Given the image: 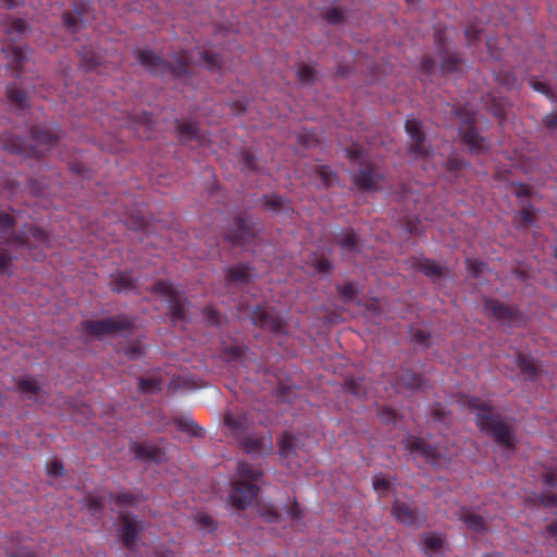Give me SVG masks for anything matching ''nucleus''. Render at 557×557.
Returning a JSON list of instances; mask_svg holds the SVG:
<instances>
[{
    "instance_id": "1",
    "label": "nucleus",
    "mask_w": 557,
    "mask_h": 557,
    "mask_svg": "<svg viewBox=\"0 0 557 557\" xmlns=\"http://www.w3.org/2000/svg\"><path fill=\"white\" fill-rule=\"evenodd\" d=\"M197 61L203 62L209 70L221 67L220 57L211 52H186L175 57V64L169 63L149 50H139L138 60L140 64L150 73L162 76H173L185 78L191 72V63Z\"/></svg>"
},
{
    "instance_id": "2",
    "label": "nucleus",
    "mask_w": 557,
    "mask_h": 557,
    "mask_svg": "<svg viewBox=\"0 0 557 557\" xmlns=\"http://www.w3.org/2000/svg\"><path fill=\"white\" fill-rule=\"evenodd\" d=\"M466 404L475 412L476 425L482 431L492 436L503 448L515 449L516 438L510 423L496 414L490 405L479 398H467Z\"/></svg>"
},
{
    "instance_id": "3",
    "label": "nucleus",
    "mask_w": 557,
    "mask_h": 557,
    "mask_svg": "<svg viewBox=\"0 0 557 557\" xmlns=\"http://www.w3.org/2000/svg\"><path fill=\"white\" fill-rule=\"evenodd\" d=\"M224 425L230 435L248 454H268L272 449L270 436H260L251 429V421L246 414L227 411L224 417Z\"/></svg>"
},
{
    "instance_id": "4",
    "label": "nucleus",
    "mask_w": 557,
    "mask_h": 557,
    "mask_svg": "<svg viewBox=\"0 0 557 557\" xmlns=\"http://www.w3.org/2000/svg\"><path fill=\"white\" fill-rule=\"evenodd\" d=\"M263 472L260 468L247 462H239L236 479L232 484L228 503L236 509H245L252 505L259 493L258 483L261 482Z\"/></svg>"
},
{
    "instance_id": "5",
    "label": "nucleus",
    "mask_w": 557,
    "mask_h": 557,
    "mask_svg": "<svg viewBox=\"0 0 557 557\" xmlns=\"http://www.w3.org/2000/svg\"><path fill=\"white\" fill-rule=\"evenodd\" d=\"M14 225L15 221L12 215L0 212V235L8 247L42 249L49 246V235L44 230L30 226L22 234L11 235Z\"/></svg>"
},
{
    "instance_id": "6",
    "label": "nucleus",
    "mask_w": 557,
    "mask_h": 557,
    "mask_svg": "<svg viewBox=\"0 0 557 557\" xmlns=\"http://www.w3.org/2000/svg\"><path fill=\"white\" fill-rule=\"evenodd\" d=\"M347 157L359 164V170L354 176L355 185L361 190H375L377 184L383 180V174L377 165L368 160L363 148L358 144L346 149Z\"/></svg>"
},
{
    "instance_id": "7",
    "label": "nucleus",
    "mask_w": 557,
    "mask_h": 557,
    "mask_svg": "<svg viewBox=\"0 0 557 557\" xmlns=\"http://www.w3.org/2000/svg\"><path fill=\"white\" fill-rule=\"evenodd\" d=\"M57 136L45 128H34L27 143L15 139L12 144L5 143V148L11 152L25 153L40 158L55 144Z\"/></svg>"
},
{
    "instance_id": "8",
    "label": "nucleus",
    "mask_w": 557,
    "mask_h": 557,
    "mask_svg": "<svg viewBox=\"0 0 557 557\" xmlns=\"http://www.w3.org/2000/svg\"><path fill=\"white\" fill-rule=\"evenodd\" d=\"M456 114L461 121L459 133L462 137L465 145L473 153H481L487 147L485 139L480 136L474 128L475 112L470 107L460 108L456 111Z\"/></svg>"
},
{
    "instance_id": "9",
    "label": "nucleus",
    "mask_w": 557,
    "mask_h": 557,
    "mask_svg": "<svg viewBox=\"0 0 557 557\" xmlns=\"http://www.w3.org/2000/svg\"><path fill=\"white\" fill-rule=\"evenodd\" d=\"M133 325V321L126 315H115L101 320H89L83 323L84 331L98 338L128 331Z\"/></svg>"
},
{
    "instance_id": "10",
    "label": "nucleus",
    "mask_w": 557,
    "mask_h": 557,
    "mask_svg": "<svg viewBox=\"0 0 557 557\" xmlns=\"http://www.w3.org/2000/svg\"><path fill=\"white\" fill-rule=\"evenodd\" d=\"M153 292L159 294L169 305L173 321L185 319V300L172 284L159 282L153 286Z\"/></svg>"
},
{
    "instance_id": "11",
    "label": "nucleus",
    "mask_w": 557,
    "mask_h": 557,
    "mask_svg": "<svg viewBox=\"0 0 557 557\" xmlns=\"http://www.w3.org/2000/svg\"><path fill=\"white\" fill-rule=\"evenodd\" d=\"M483 311L486 315L493 317L508 326H518L522 322V317L515 308L503 305L497 300L485 299Z\"/></svg>"
},
{
    "instance_id": "12",
    "label": "nucleus",
    "mask_w": 557,
    "mask_h": 557,
    "mask_svg": "<svg viewBox=\"0 0 557 557\" xmlns=\"http://www.w3.org/2000/svg\"><path fill=\"white\" fill-rule=\"evenodd\" d=\"M121 525L119 536L122 544L131 552L136 550L138 542V531L143 528L141 523L131 515L120 511Z\"/></svg>"
},
{
    "instance_id": "13",
    "label": "nucleus",
    "mask_w": 557,
    "mask_h": 557,
    "mask_svg": "<svg viewBox=\"0 0 557 557\" xmlns=\"http://www.w3.org/2000/svg\"><path fill=\"white\" fill-rule=\"evenodd\" d=\"M406 132L410 137L409 151L416 158L429 157V147L425 144V135L422 131L421 123L416 119H409L406 121Z\"/></svg>"
},
{
    "instance_id": "14",
    "label": "nucleus",
    "mask_w": 557,
    "mask_h": 557,
    "mask_svg": "<svg viewBox=\"0 0 557 557\" xmlns=\"http://www.w3.org/2000/svg\"><path fill=\"white\" fill-rule=\"evenodd\" d=\"M252 323L261 329L269 330L276 335L285 334L283 320L273 310L257 307L252 312Z\"/></svg>"
},
{
    "instance_id": "15",
    "label": "nucleus",
    "mask_w": 557,
    "mask_h": 557,
    "mask_svg": "<svg viewBox=\"0 0 557 557\" xmlns=\"http://www.w3.org/2000/svg\"><path fill=\"white\" fill-rule=\"evenodd\" d=\"M392 513L398 522L407 527L419 528L425 521V516L423 513H421L417 508L405 502H400L399 499L394 502Z\"/></svg>"
},
{
    "instance_id": "16",
    "label": "nucleus",
    "mask_w": 557,
    "mask_h": 557,
    "mask_svg": "<svg viewBox=\"0 0 557 557\" xmlns=\"http://www.w3.org/2000/svg\"><path fill=\"white\" fill-rule=\"evenodd\" d=\"M405 449H407L411 454H417L423 458H425L430 463L436 466L440 463V459L442 457V453L426 444L422 438L408 436L404 441Z\"/></svg>"
},
{
    "instance_id": "17",
    "label": "nucleus",
    "mask_w": 557,
    "mask_h": 557,
    "mask_svg": "<svg viewBox=\"0 0 557 557\" xmlns=\"http://www.w3.org/2000/svg\"><path fill=\"white\" fill-rule=\"evenodd\" d=\"M131 450L137 459L144 461L163 462L166 457L162 448L149 444L132 443Z\"/></svg>"
},
{
    "instance_id": "18",
    "label": "nucleus",
    "mask_w": 557,
    "mask_h": 557,
    "mask_svg": "<svg viewBox=\"0 0 557 557\" xmlns=\"http://www.w3.org/2000/svg\"><path fill=\"white\" fill-rule=\"evenodd\" d=\"M419 190L420 186L418 185V183H408L401 186L400 191L397 193V201L404 203L405 209L408 212L414 211L418 213V205L420 201V197L418 195Z\"/></svg>"
},
{
    "instance_id": "19",
    "label": "nucleus",
    "mask_w": 557,
    "mask_h": 557,
    "mask_svg": "<svg viewBox=\"0 0 557 557\" xmlns=\"http://www.w3.org/2000/svg\"><path fill=\"white\" fill-rule=\"evenodd\" d=\"M280 455L284 459L292 460L300 449V440L295 435L285 432L278 440Z\"/></svg>"
},
{
    "instance_id": "20",
    "label": "nucleus",
    "mask_w": 557,
    "mask_h": 557,
    "mask_svg": "<svg viewBox=\"0 0 557 557\" xmlns=\"http://www.w3.org/2000/svg\"><path fill=\"white\" fill-rule=\"evenodd\" d=\"M424 387V381L418 374H414L410 370H401L400 374L396 379L397 389H420Z\"/></svg>"
},
{
    "instance_id": "21",
    "label": "nucleus",
    "mask_w": 557,
    "mask_h": 557,
    "mask_svg": "<svg viewBox=\"0 0 557 557\" xmlns=\"http://www.w3.org/2000/svg\"><path fill=\"white\" fill-rule=\"evenodd\" d=\"M18 392L33 401L41 400V386L34 377H23L17 383Z\"/></svg>"
},
{
    "instance_id": "22",
    "label": "nucleus",
    "mask_w": 557,
    "mask_h": 557,
    "mask_svg": "<svg viewBox=\"0 0 557 557\" xmlns=\"http://www.w3.org/2000/svg\"><path fill=\"white\" fill-rule=\"evenodd\" d=\"M252 233L249 230L248 223L243 218L235 219V231L232 234H227L226 238L234 244L245 246Z\"/></svg>"
},
{
    "instance_id": "23",
    "label": "nucleus",
    "mask_w": 557,
    "mask_h": 557,
    "mask_svg": "<svg viewBox=\"0 0 557 557\" xmlns=\"http://www.w3.org/2000/svg\"><path fill=\"white\" fill-rule=\"evenodd\" d=\"M416 267L433 281L441 280L446 273L445 268L426 258L418 259Z\"/></svg>"
},
{
    "instance_id": "24",
    "label": "nucleus",
    "mask_w": 557,
    "mask_h": 557,
    "mask_svg": "<svg viewBox=\"0 0 557 557\" xmlns=\"http://www.w3.org/2000/svg\"><path fill=\"white\" fill-rule=\"evenodd\" d=\"M459 519L473 532L482 533L486 530L483 518L473 511L462 510Z\"/></svg>"
},
{
    "instance_id": "25",
    "label": "nucleus",
    "mask_w": 557,
    "mask_h": 557,
    "mask_svg": "<svg viewBox=\"0 0 557 557\" xmlns=\"http://www.w3.org/2000/svg\"><path fill=\"white\" fill-rule=\"evenodd\" d=\"M175 425L178 431L185 432L194 437H202L203 430L189 417L175 419Z\"/></svg>"
},
{
    "instance_id": "26",
    "label": "nucleus",
    "mask_w": 557,
    "mask_h": 557,
    "mask_svg": "<svg viewBox=\"0 0 557 557\" xmlns=\"http://www.w3.org/2000/svg\"><path fill=\"white\" fill-rule=\"evenodd\" d=\"M337 243L342 250L346 253H354L358 249V240L355 232L346 231L338 235Z\"/></svg>"
},
{
    "instance_id": "27",
    "label": "nucleus",
    "mask_w": 557,
    "mask_h": 557,
    "mask_svg": "<svg viewBox=\"0 0 557 557\" xmlns=\"http://www.w3.org/2000/svg\"><path fill=\"white\" fill-rule=\"evenodd\" d=\"M111 287L114 292L122 293L127 292L134 288L133 278L126 273H117L116 275H112Z\"/></svg>"
},
{
    "instance_id": "28",
    "label": "nucleus",
    "mask_w": 557,
    "mask_h": 557,
    "mask_svg": "<svg viewBox=\"0 0 557 557\" xmlns=\"http://www.w3.org/2000/svg\"><path fill=\"white\" fill-rule=\"evenodd\" d=\"M177 132L181 139L184 141L196 139L197 141L202 143L199 138V129L195 123L184 122L177 126Z\"/></svg>"
},
{
    "instance_id": "29",
    "label": "nucleus",
    "mask_w": 557,
    "mask_h": 557,
    "mask_svg": "<svg viewBox=\"0 0 557 557\" xmlns=\"http://www.w3.org/2000/svg\"><path fill=\"white\" fill-rule=\"evenodd\" d=\"M27 28V24L22 18H10L3 25V30L9 35L14 37L21 36Z\"/></svg>"
},
{
    "instance_id": "30",
    "label": "nucleus",
    "mask_w": 557,
    "mask_h": 557,
    "mask_svg": "<svg viewBox=\"0 0 557 557\" xmlns=\"http://www.w3.org/2000/svg\"><path fill=\"white\" fill-rule=\"evenodd\" d=\"M264 205L274 212L288 211L290 209L289 203L284 198L276 195L265 196Z\"/></svg>"
},
{
    "instance_id": "31",
    "label": "nucleus",
    "mask_w": 557,
    "mask_h": 557,
    "mask_svg": "<svg viewBox=\"0 0 557 557\" xmlns=\"http://www.w3.org/2000/svg\"><path fill=\"white\" fill-rule=\"evenodd\" d=\"M2 52L10 58V64L14 66L22 65L27 59L26 51L22 47H12L9 52L3 49Z\"/></svg>"
},
{
    "instance_id": "32",
    "label": "nucleus",
    "mask_w": 557,
    "mask_h": 557,
    "mask_svg": "<svg viewBox=\"0 0 557 557\" xmlns=\"http://www.w3.org/2000/svg\"><path fill=\"white\" fill-rule=\"evenodd\" d=\"M335 180V175L327 168H320L315 172L314 181L318 186L329 187Z\"/></svg>"
},
{
    "instance_id": "33",
    "label": "nucleus",
    "mask_w": 557,
    "mask_h": 557,
    "mask_svg": "<svg viewBox=\"0 0 557 557\" xmlns=\"http://www.w3.org/2000/svg\"><path fill=\"white\" fill-rule=\"evenodd\" d=\"M515 361L522 373L530 375V376H533L536 374V366L534 364L532 359H530L523 355H518L516 357Z\"/></svg>"
},
{
    "instance_id": "34",
    "label": "nucleus",
    "mask_w": 557,
    "mask_h": 557,
    "mask_svg": "<svg viewBox=\"0 0 557 557\" xmlns=\"http://www.w3.org/2000/svg\"><path fill=\"white\" fill-rule=\"evenodd\" d=\"M249 269L247 267H235L232 269H228L227 280L230 282H246L249 277Z\"/></svg>"
},
{
    "instance_id": "35",
    "label": "nucleus",
    "mask_w": 557,
    "mask_h": 557,
    "mask_svg": "<svg viewBox=\"0 0 557 557\" xmlns=\"http://www.w3.org/2000/svg\"><path fill=\"white\" fill-rule=\"evenodd\" d=\"M195 521L198 524V527L205 532H212L216 528L214 519L210 515L205 512L197 513Z\"/></svg>"
},
{
    "instance_id": "36",
    "label": "nucleus",
    "mask_w": 557,
    "mask_h": 557,
    "mask_svg": "<svg viewBox=\"0 0 557 557\" xmlns=\"http://www.w3.org/2000/svg\"><path fill=\"white\" fill-rule=\"evenodd\" d=\"M138 388L144 393H156L161 389V382L154 377L139 379Z\"/></svg>"
},
{
    "instance_id": "37",
    "label": "nucleus",
    "mask_w": 557,
    "mask_h": 557,
    "mask_svg": "<svg viewBox=\"0 0 557 557\" xmlns=\"http://www.w3.org/2000/svg\"><path fill=\"white\" fill-rule=\"evenodd\" d=\"M423 545L425 549L430 552H436L442 547L443 539L437 534L425 533L423 535Z\"/></svg>"
},
{
    "instance_id": "38",
    "label": "nucleus",
    "mask_w": 557,
    "mask_h": 557,
    "mask_svg": "<svg viewBox=\"0 0 557 557\" xmlns=\"http://www.w3.org/2000/svg\"><path fill=\"white\" fill-rule=\"evenodd\" d=\"M8 97L17 107L23 108L25 106L26 95L20 88L15 86L8 87Z\"/></svg>"
},
{
    "instance_id": "39",
    "label": "nucleus",
    "mask_w": 557,
    "mask_h": 557,
    "mask_svg": "<svg viewBox=\"0 0 557 557\" xmlns=\"http://www.w3.org/2000/svg\"><path fill=\"white\" fill-rule=\"evenodd\" d=\"M110 498L121 508L132 506L137 502V496L129 493H120L117 495L110 494Z\"/></svg>"
},
{
    "instance_id": "40",
    "label": "nucleus",
    "mask_w": 557,
    "mask_h": 557,
    "mask_svg": "<svg viewBox=\"0 0 557 557\" xmlns=\"http://www.w3.org/2000/svg\"><path fill=\"white\" fill-rule=\"evenodd\" d=\"M86 506L88 511L91 515H97L102 510L103 507V497L99 495L91 494L86 499Z\"/></svg>"
},
{
    "instance_id": "41",
    "label": "nucleus",
    "mask_w": 557,
    "mask_h": 557,
    "mask_svg": "<svg viewBox=\"0 0 557 557\" xmlns=\"http://www.w3.org/2000/svg\"><path fill=\"white\" fill-rule=\"evenodd\" d=\"M486 264L484 262L474 260V259H467V269L468 272L473 277H479L485 270Z\"/></svg>"
},
{
    "instance_id": "42",
    "label": "nucleus",
    "mask_w": 557,
    "mask_h": 557,
    "mask_svg": "<svg viewBox=\"0 0 557 557\" xmlns=\"http://www.w3.org/2000/svg\"><path fill=\"white\" fill-rule=\"evenodd\" d=\"M314 69L310 65H300L297 72L298 78L302 83H310L314 78Z\"/></svg>"
},
{
    "instance_id": "43",
    "label": "nucleus",
    "mask_w": 557,
    "mask_h": 557,
    "mask_svg": "<svg viewBox=\"0 0 557 557\" xmlns=\"http://www.w3.org/2000/svg\"><path fill=\"white\" fill-rule=\"evenodd\" d=\"M391 487V481L380 474V475H375V478L373 479V488L375 490V492L380 493V494H383V493H386Z\"/></svg>"
},
{
    "instance_id": "44",
    "label": "nucleus",
    "mask_w": 557,
    "mask_h": 557,
    "mask_svg": "<svg viewBox=\"0 0 557 557\" xmlns=\"http://www.w3.org/2000/svg\"><path fill=\"white\" fill-rule=\"evenodd\" d=\"M530 85L534 90L544 94L548 98H552V99L554 98V94H553L550 87L545 82L537 81L535 78H531Z\"/></svg>"
},
{
    "instance_id": "45",
    "label": "nucleus",
    "mask_w": 557,
    "mask_h": 557,
    "mask_svg": "<svg viewBox=\"0 0 557 557\" xmlns=\"http://www.w3.org/2000/svg\"><path fill=\"white\" fill-rule=\"evenodd\" d=\"M338 292L345 301H352L357 295V288L352 284L338 287Z\"/></svg>"
},
{
    "instance_id": "46",
    "label": "nucleus",
    "mask_w": 557,
    "mask_h": 557,
    "mask_svg": "<svg viewBox=\"0 0 557 557\" xmlns=\"http://www.w3.org/2000/svg\"><path fill=\"white\" fill-rule=\"evenodd\" d=\"M47 472L53 478L61 476L64 474V467L59 460H53L47 465Z\"/></svg>"
},
{
    "instance_id": "47",
    "label": "nucleus",
    "mask_w": 557,
    "mask_h": 557,
    "mask_svg": "<svg viewBox=\"0 0 557 557\" xmlns=\"http://www.w3.org/2000/svg\"><path fill=\"white\" fill-rule=\"evenodd\" d=\"M534 212L531 208H525L519 212L521 226H530L533 224Z\"/></svg>"
},
{
    "instance_id": "48",
    "label": "nucleus",
    "mask_w": 557,
    "mask_h": 557,
    "mask_svg": "<svg viewBox=\"0 0 557 557\" xmlns=\"http://www.w3.org/2000/svg\"><path fill=\"white\" fill-rule=\"evenodd\" d=\"M459 60L455 55H448L443 61V71L453 72L458 69Z\"/></svg>"
},
{
    "instance_id": "49",
    "label": "nucleus",
    "mask_w": 557,
    "mask_h": 557,
    "mask_svg": "<svg viewBox=\"0 0 557 557\" xmlns=\"http://www.w3.org/2000/svg\"><path fill=\"white\" fill-rule=\"evenodd\" d=\"M324 16L332 24H338L343 20V14L337 9H331L326 11Z\"/></svg>"
},
{
    "instance_id": "50",
    "label": "nucleus",
    "mask_w": 557,
    "mask_h": 557,
    "mask_svg": "<svg viewBox=\"0 0 557 557\" xmlns=\"http://www.w3.org/2000/svg\"><path fill=\"white\" fill-rule=\"evenodd\" d=\"M228 359L236 360L243 357L244 348L240 346H231L225 349Z\"/></svg>"
},
{
    "instance_id": "51",
    "label": "nucleus",
    "mask_w": 557,
    "mask_h": 557,
    "mask_svg": "<svg viewBox=\"0 0 557 557\" xmlns=\"http://www.w3.org/2000/svg\"><path fill=\"white\" fill-rule=\"evenodd\" d=\"M11 256L7 252L5 249L0 250V272L5 273L9 270V265L11 264Z\"/></svg>"
},
{
    "instance_id": "52",
    "label": "nucleus",
    "mask_w": 557,
    "mask_h": 557,
    "mask_svg": "<svg viewBox=\"0 0 557 557\" xmlns=\"http://www.w3.org/2000/svg\"><path fill=\"white\" fill-rule=\"evenodd\" d=\"M64 24L73 33L77 29L78 18L72 13H65L63 16Z\"/></svg>"
},
{
    "instance_id": "53",
    "label": "nucleus",
    "mask_w": 557,
    "mask_h": 557,
    "mask_svg": "<svg viewBox=\"0 0 557 557\" xmlns=\"http://www.w3.org/2000/svg\"><path fill=\"white\" fill-rule=\"evenodd\" d=\"M346 388L349 393L356 395V396H362L364 395V389L360 386L359 383L355 381H349L346 383Z\"/></svg>"
},
{
    "instance_id": "54",
    "label": "nucleus",
    "mask_w": 557,
    "mask_h": 557,
    "mask_svg": "<svg viewBox=\"0 0 557 557\" xmlns=\"http://www.w3.org/2000/svg\"><path fill=\"white\" fill-rule=\"evenodd\" d=\"M203 315L206 317L208 322L211 323V324H219L220 323L216 311L213 308H211V307H207V308L203 309Z\"/></svg>"
},
{
    "instance_id": "55",
    "label": "nucleus",
    "mask_w": 557,
    "mask_h": 557,
    "mask_svg": "<svg viewBox=\"0 0 557 557\" xmlns=\"http://www.w3.org/2000/svg\"><path fill=\"white\" fill-rule=\"evenodd\" d=\"M463 162L457 158H451L447 161V164H446V168L449 172L454 173V172H458L459 170L462 169L463 166Z\"/></svg>"
},
{
    "instance_id": "56",
    "label": "nucleus",
    "mask_w": 557,
    "mask_h": 557,
    "mask_svg": "<svg viewBox=\"0 0 557 557\" xmlns=\"http://www.w3.org/2000/svg\"><path fill=\"white\" fill-rule=\"evenodd\" d=\"M481 29L478 28V27H468L465 32V35H466V38L468 41H475L476 39H479L480 35H481Z\"/></svg>"
},
{
    "instance_id": "57",
    "label": "nucleus",
    "mask_w": 557,
    "mask_h": 557,
    "mask_svg": "<svg viewBox=\"0 0 557 557\" xmlns=\"http://www.w3.org/2000/svg\"><path fill=\"white\" fill-rule=\"evenodd\" d=\"M315 269L320 273H330L332 265L329 260L321 259L315 262Z\"/></svg>"
},
{
    "instance_id": "58",
    "label": "nucleus",
    "mask_w": 557,
    "mask_h": 557,
    "mask_svg": "<svg viewBox=\"0 0 557 557\" xmlns=\"http://www.w3.org/2000/svg\"><path fill=\"white\" fill-rule=\"evenodd\" d=\"M540 500L545 507H557V496L554 494L543 495Z\"/></svg>"
},
{
    "instance_id": "59",
    "label": "nucleus",
    "mask_w": 557,
    "mask_h": 557,
    "mask_svg": "<svg viewBox=\"0 0 557 557\" xmlns=\"http://www.w3.org/2000/svg\"><path fill=\"white\" fill-rule=\"evenodd\" d=\"M413 341L422 346H428L429 335L424 331H418L413 335Z\"/></svg>"
},
{
    "instance_id": "60",
    "label": "nucleus",
    "mask_w": 557,
    "mask_h": 557,
    "mask_svg": "<svg viewBox=\"0 0 557 557\" xmlns=\"http://www.w3.org/2000/svg\"><path fill=\"white\" fill-rule=\"evenodd\" d=\"M124 354L129 358V359H136L137 357H139L141 355V349L139 346H128L124 349Z\"/></svg>"
},
{
    "instance_id": "61",
    "label": "nucleus",
    "mask_w": 557,
    "mask_h": 557,
    "mask_svg": "<svg viewBox=\"0 0 557 557\" xmlns=\"http://www.w3.org/2000/svg\"><path fill=\"white\" fill-rule=\"evenodd\" d=\"M287 515L290 519L299 520L301 518V512L299 505L295 503L288 510Z\"/></svg>"
},
{
    "instance_id": "62",
    "label": "nucleus",
    "mask_w": 557,
    "mask_h": 557,
    "mask_svg": "<svg viewBox=\"0 0 557 557\" xmlns=\"http://www.w3.org/2000/svg\"><path fill=\"white\" fill-rule=\"evenodd\" d=\"M545 483L548 486H555L557 484V472L548 471L545 475Z\"/></svg>"
},
{
    "instance_id": "63",
    "label": "nucleus",
    "mask_w": 557,
    "mask_h": 557,
    "mask_svg": "<svg viewBox=\"0 0 557 557\" xmlns=\"http://www.w3.org/2000/svg\"><path fill=\"white\" fill-rule=\"evenodd\" d=\"M244 160L247 168H253L252 156L250 153L245 152Z\"/></svg>"
},
{
    "instance_id": "64",
    "label": "nucleus",
    "mask_w": 557,
    "mask_h": 557,
    "mask_svg": "<svg viewBox=\"0 0 557 557\" xmlns=\"http://www.w3.org/2000/svg\"><path fill=\"white\" fill-rule=\"evenodd\" d=\"M548 532L553 535V536H557V522H554L549 525L548 528Z\"/></svg>"
}]
</instances>
